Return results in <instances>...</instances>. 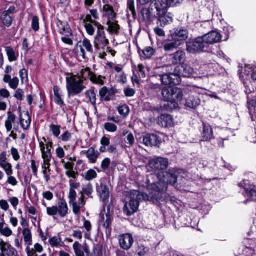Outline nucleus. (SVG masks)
Segmentation results:
<instances>
[{"mask_svg":"<svg viewBox=\"0 0 256 256\" xmlns=\"http://www.w3.org/2000/svg\"><path fill=\"white\" fill-rule=\"evenodd\" d=\"M103 10L108 16L110 20H113L115 18L116 14L114 12L112 6L108 4H106L103 7Z\"/></svg>","mask_w":256,"mask_h":256,"instance_id":"nucleus-38","label":"nucleus"},{"mask_svg":"<svg viewBox=\"0 0 256 256\" xmlns=\"http://www.w3.org/2000/svg\"><path fill=\"white\" fill-rule=\"evenodd\" d=\"M73 248L76 256H85L84 253L89 254L88 248L86 244L82 246L79 242H76L73 244Z\"/></svg>","mask_w":256,"mask_h":256,"instance_id":"nucleus-20","label":"nucleus"},{"mask_svg":"<svg viewBox=\"0 0 256 256\" xmlns=\"http://www.w3.org/2000/svg\"><path fill=\"white\" fill-rule=\"evenodd\" d=\"M78 52L80 56H82L83 58H86V52L84 50V48L90 52H92V46L90 42V41L88 39H84L82 41V46H80L78 47Z\"/></svg>","mask_w":256,"mask_h":256,"instance_id":"nucleus-19","label":"nucleus"},{"mask_svg":"<svg viewBox=\"0 0 256 256\" xmlns=\"http://www.w3.org/2000/svg\"><path fill=\"white\" fill-rule=\"evenodd\" d=\"M118 241L120 247L124 250H129L134 242L132 236L130 234H125L119 236Z\"/></svg>","mask_w":256,"mask_h":256,"instance_id":"nucleus-13","label":"nucleus"},{"mask_svg":"<svg viewBox=\"0 0 256 256\" xmlns=\"http://www.w3.org/2000/svg\"><path fill=\"white\" fill-rule=\"evenodd\" d=\"M150 249L148 247L142 244L138 246L136 252L139 256H144L148 253Z\"/></svg>","mask_w":256,"mask_h":256,"instance_id":"nucleus-46","label":"nucleus"},{"mask_svg":"<svg viewBox=\"0 0 256 256\" xmlns=\"http://www.w3.org/2000/svg\"><path fill=\"white\" fill-rule=\"evenodd\" d=\"M162 93L164 100L170 102L174 108L178 106L177 103L181 102L183 98L182 90L176 87H166L162 89Z\"/></svg>","mask_w":256,"mask_h":256,"instance_id":"nucleus-4","label":"nucleus"},{"mask_svg":"<svg viewBox=\"0 0 256 256\" xmlns=\"http://www.w3.org/2000/svg\"><path fill=\"white\" fill-rule=\"evenodd\" d=\"M77 194L75 190H70L68 198L70 199V204L72 205L73 211L75 214H78L80 209L85 205L84 200V196L82 195L78 202L76 201Z\"/></svg>","mask_w":256,"mask_h":256,"instance_id":"nucleus-8","label":"nucleus"},{"mask_svg":"<svg viewBox=\"0 0 256 256\" xmlns=\"http://www.w3.org/2000/svg\"><path fill=\"white\" fill-rule=\"evenodd\" d=\"M60 34L64 36H68V34H71L70 28L67 24L64 25L62 28H60Z\"/></svg>","mask_w":256,"mask_h":256,"instance_id":"nucleus-62","label":"nucleus"},{"mask_svg":"<svg viewBox=\"0 0 256 256\" xmlns=\"http://www.w3.org/2000/svg\"><path fill=\"white\" fill-rule=\"evenodd\" d=\"M115 93L116 92L114 88L108 89L106 87L104 86L100 91V96L102 100L109 101Z\"/></svg>","mask_w":256,"mask_h":256,"instance_id":"nucleus-24","label":"nucleus"},{"mask_svg":"<svg viewBox=\"0 0 256 256\" xmlns=\"http://www.w3.org/2000/svg\"><path fill=\"white\" fill-rule=\"evenodd\" d=\"M106 130L109 132H114L117 130V126L114 124L106 122L104 126Z\"/></svg>","mask_w":256,"mask_h":256,"instance_id":"nucleus-53","label":"nucleus"},{"mask_svg":"<svg viewBox=\"0 0 256 256\" xmlns=\"http://www.w3.org/2000/svg\"><path fill=\"white\" fill-rule=\"evenodd\" d=\"M163 174L164 178L162 180L164 182L172 185L176 182L178 177L172 170H170L168 172H164Z\"/></svg>","mask_w":256,"mask_h":256,"instance_id":"nucleus-23","label":"nucleus"},{"mask_svg":"<svg viewBox=\"0 0 256 256\" xmlns=\"http://www.w3.org/2000/svg\"><path fill=\"white\" fill-rule=\"evenodd\" d=\"M96 191L100 199L104 202L108 199L110 194L109 187L104 183L100 184L96 187Z\"/></svg>","mask_w":256,"mask_h":256,"instance_id":"nucleus-16","label":"nucleus"},{"mask_svg":"<svg viewBox=\"0 0 256 256\" xmlns=\"http://www.w3.org/2000/svg\"><path fill=\"white\" fill-rule=\"evenodd\" d=\"M0 19L5 26L9 27L12 25V20L10 14L3 12L1 16Z\"/></svg>","mask_w":256,"mask_h":256,"instance_id":"nucleus-43","label":"nucleus"},{"mask_svg":"<svg viewBox=\"0 0 256 256\" xmlns=\"http://www.w3.org/2000/svg\"><path fill=\"white\" fill-rule=\"evenodd\" d=\"M18 84L19 79L17 77L12 78L10 82L8 84L9 86L14 90H16L18 88Z\"/></svg>","mask_w":256,"mask_h":256,"instance_id":"nucleus-58","label":"nucleus"},{"mask_svg":"<svg viewBox=\"0 0 256 256\" xmlns=\"http://www.w3.org/2000/svg\"><path fill=\"white\" fill-rule=\"evenodd\" d=\"M130 200L126 202L124 212L128 216L135 213L139 206L140 202L142 200H158V197L155 196H150L147 194L138 190H133L130 192Z\"/></svg>","mask_w":256,"mask_h":256,"instance_id":"nucleus-1","label":"nucleus"},{"mask_svg":"<svg viewBox=\"0 0 256 256\" xmlns=\"http://www.w3.org/2000/svg\"><path fill=\"white\" fill-rule=\"evenodd\" d=\"M246 182V181L244 180L243 183H241L240 184L244 186L248 198L252 200H256V191L251 186L248 188Z\"/></svg>","mask_w":256,"mask_h":256,"instance_id":"nucleus-33","label":"nucleus"},{"mask_svg":"<svg viewBox=\"0 0 256 256\" xmlns=\"http://www.w3.org/2000/svg\"><path fill=\"white\" fill-rule=\"evenodd\" d=\"M32 29L36 32L39 30V19L37 16H34L32 20Z\"/></svg>","mask_w":256,"mask_h":256,"instance_id":"nucleus-55","label":"nucleus"},{"mask_svg":"<svg viewBox=\"0 0 256 256\" xmlns=\"http://www.w3.org/2000/svg\"><path fill=\"white\" fill-rule=\"evenodd\" d=\"M60 126L55 124H51L50 126V131L54 136L58 138L60 134Z\"/></svg>","mask_w":256,"mask_h":256,"instance_id":"nucleus-51","label":"nucleus"},{"mask_svg":"<svg viewBox=\"0 0 256 256\" xmlns=\"http://www.w3.org/2000/svg\"><path fill=\"white\" fill-rule=\"evenodd\" d=\"M201 37L207 46L208 44L219 42L222 38L220 34L216 31H212Z\"/></svg>","mask_w":256,"mask_h":256,"instance_id":"nucleus-15","label":"nucleus"},{"mask_svg":"<svg viewBox=\"0 0 256 256\" xmlns=\"http://www.w3.org/2000/svg\"><path fill=\"white\" fill-rule=\"evenodd\" d=\"M86 156L88 158L89 162L94 164L96 162L99 156L98 152H96L93 148H89L86 152Z\"/></svg>","mask_w":256,"mask_h":256,"instance_id":"nucleus-29","label":"nucleus"},{"mask_svg":"<svg viewBox=\"0 0 256 256\" xmlns=\"http://www.w3.org/2000/svg\"><path fill=\"white\" fill-rule=\"evenodd\" d=\"M119 114L124 116H126L129 113L130 110L128 106L124 104L120 106L118 109Z\"/></svg>","mask_w":256,"mask_h":256,"instance_id":"nucleus-52","label":"nucleus"},{"mask_svg":"<svg viewBox=\"0 0 256 256\" xmlns=\"http://www.w3.org/2000/svg\"><path fill=\"white\" fill-rule=\"evenodd\" d=\"M68 206L66 202L61 200L58 204V206L51 207H46V213L49 216H52L54 218L58 214L61 218H64L68 214Z\"/></svg>","mask_w":256,"mask_h":256,"instance_id":"nucleus-6","label":"nucleus"},{"mask_svg":"<svg viewBox=\"0 0 256 256\" xmlns=\"http://www.w3.org/2000/svg\"><path fill=\"white\" fill-rule=\"evenodd\" d=\"M96 34L94 38V46L96 50L104 48L109 44V40L106 38L104 26H98Z\"/></svg>","mask_w":256,"mask_h":256,"instance_id":"nucleus-7","label":"nucleus"},{"mask_svg":"<svg viewBox=\"0 0 256 256\" xmlns=\"http://www.w3.org/2000/svg\"><path fill=\"white\" fill-rule=\"evenodd\" d=\"M186 50L190 54H198L206 50L208 46L202 37H198L186 44Z\"/></svg>","mask_w":256,"mask_h":256,"instance_id":"nucleus-5","label":"nucleus"},{"mask_svg":"<svg viewBox=\"0 0 256 256\" xmlns=\"http://www.w3.org/2000/svg\"><path fill=\"white\" fill-rule=\"evenodd\" d=\"M157 17L158 18L160 25L162 26L172 22L173 20L171 14H168L167 12L162 16H157Z\"/></svg>","mask_w":256,"mask_h":256,"instance_id":"nucleus-34","label":"nucleus"},{"mask_svg":"<svg viewBox=\"0 0 256 256\" xmlns=\"http://www.w3.org/2000/svg\"><path fill=\"white\" fill-rule=\"evenodd\" d=\"M86 96L92 104H94L96 102V96L94 93V90H89L86 92Z\"/></svg>","mask_w":256,"mask_h":256,"instance_id":"nucleus-50","label":"nucleus"},{"mask_svg":"<svg viewBox=\"0 0 256 256\" xmlns=\"http://www.w3.org/2000/svg\"><path fill=\"white\" fill-rule=\"evenodd\" d=\"M200 102L198 98L190 96L186 99V105L190 108H195L200 105Z\"/></svg>","mask_w":256,"mask_h":256,"instance_id":"nucleus-35","label":"nucleus"},{"mask_svg":"<svg viewBox=\"0 0 256 256\" xmlns=\"http://www.w3.org/2000/svg\"><path fill=\"white\" fill-rule=\"evenodd\" d=\"M24 240L28 245H32V236L30 230L28 228H24L22 231Z\"/></svg>","mask_w":256,"mask_h":256,"instance_id":"nucleus-40","label":"nucleus"},{"mask_svg":"<svg viewBox=\"0 0 256 256\" xmlns=\"http://www.w3.org/2000/svg\"><path fill=\"white\" fill-rule=\"evenodd\" d=\"M146 58H150L154 54V50L151 47H147L142 50Z\"/></svg>","mask_w":256,"mask_h":256,"instance_id":"nucleus-49","label":"nucleus"},{"mask_svg":"<svg viewBox=\"0 0 256 256\" xmlns=\"http://www.w3.org/2000/svg\"><path fill=\"white\" fill-rule=\"evenodd\" d=\"M84 226L87 231V232L84 234V238L86 239H90V232L92 230V224L88 220H85L84 223Z\"/></svg>","mask_w":256,"mask_h":256,"instance_id":"nucleus-47","label":"nucleus"},{"mask_svg":"<svg viewBox=\"0 0 256 256\" xmlns=\"http://www.w3.org/2000/svg\"><path fill=\"white\" fill-rule=\"evenodd\" d=\"M90 80L96 84H103V80H102V76H97L96 74H94L90 77Z\"/></svg>","mask_w":256,"mask_h":256,"instance_id":"nucleus-60","label":"nucleus"},{"mask_svg":"<svg viewBox=\"0 0 256 256\" xmlns=\"http://www.w3.org/2000/svg\"><path fill=\"white\" fill-rule=\"evenodd\" d=\"M81 19L82 20L84 24V25L86 24H92L93 25L96 26L97 28L98 27V26H102L98 22L93 20L92 19L91 15L90 14H88L86 16H82L81 17Z\"/></svg>","mask_w":256,"mask_h":256,"instance_id":"nucleus-44","label":"nucleus"},{"mask_svg":"<svg viewBox=\"0 0 256 256\" xmlns=\"http://www.w3.org/2000/svg\"><path fill=\"white\" fill-rule=\"evenodd\" d=\"M0 166L4 169L8 176H11L12 174V165L10 164L8 162L4 164H2V165Z\"/></svg>","mask_w":256,"mask_h":256,"instance_id":"nucleus-54","label":"nucleus"},{"mask_svg":"<svg viewBox=\"0 0 256 256\" xmlns=\"http://www.w3.org/2000/svg\"><path fill=\"white\" fill-rule=\"evenodd\" d=\"M0 249L2 252H5L7 256H17L18 252L10 244L1 240Z\"/></svg>","mask_w":256,"mask_h":256,"instance_id":"nucleus-17","label":"nucleus"},{"mask_svg":"<svg viewBox=\"0 0 256 256\" xmlns=\"http://www.w3.org/2000/svg\"><path fill=\"white\" fill-rule=\"evenodd\" d=\"M141 14L144 20L146 22L151 21L152 18L157 17V14L153 7L151 6V4L149 7L142 8Z\"/></svg>","mask_w":256,"mask_h":256,"instance_id":"nucleus-21","label":"nucleus"},{"mask_svg":"<svg viewBox=\"0 0 256 256\" xmlns=\"http://www.w3.org/2000/svg\"><path fill=\"white\" fill-rule=\"evenodd\" d=\"M180 45V42L172 39L166 40L163 43V47L164 51L170 52L177 49Z\"/></svg>","mask_w":256,"mask_h":256,"instance_id":"nucleus-27","label":"nucleus"},{"mask_svg":"<svg viewBox=\"0 0 256 256\" xmlns=\"http://www.w3.org/2000/svg\"><path fill=\"white\" fill-rule=\"evenodd\" d=\"M112 218L109 212H102L100 224L106 228H108L112 222Z\"/></svg>","mask_w":256,"mask_h":256,"instance_id":"nucleus-26","label":"nucleus"},{"mask_svg":"<svg viewBox=\"0 0 256 256\" xmlns=\"http://www.w3.org/2000/svg\"><path fill=\"white\" fill-rule=\"evenodd\" d=\"M0 234L6 237H9L12 234V230L3 220L0 222Z\"/></svg>","mask_w":256,"mask_h":256,"instance_id":"nucleus-31","label":"nucleus"},{"mask_svg":"<svg viewBox=\"0 0 256 256\" xmlns=\"http://www.w3.org/2000/svg\"><path fill=\"white\" fill-rule=\"evenodd\" d=\"M92 24H86L84 25L86 31L90 36L94 34L95 30Z\"/></svg>","mask_w":256,"mask_h":256,"instance_id":"nucleus-57","label":"nucleus"},{"mask_svg":"<svg viewBox=\"0 0 256 256\" xmlns=\"http://www.w3.org/2000/svg\"><path fill=\"white\" fill-rule=\"evenodd\" d=\"M166 60L174 65L182 64L186 60V54L182 50H178L175 52L168 56Z\"/></svg>","mask_w":256,"mask_h":256,"instance_id":"nucleus-10","label":"nucleus"},{"mask_svg":"<svg viewBox=\"0 0 256 256\" xmlns=\"http://www.w3.org/2000/svg\"><path fill=\"white\" fill-rule=\"evenodd\" d=\"M214 138L212 130L208 124H204L202 138L204 141H208Z\"/></svg>","mask_w":256,"mask_h":256,"instance_id":"nucleus-25","label":"nucleus"},{"mask_svg":"<svg viewBox=\"0 0 256 256\" xmlns=\"http://www.w3.org/2000/svg\"><path fill=\"white\" fill-rule=\"evenodd\" d=\"M6 52L8 57V60L10 62L16 61L17 60L16 56L14 49L10 46L6 48Z\"/></svg>","mask_w":256,"mask_h":256,"instance_id":"nucleus-41","label":"nucleus"},{"mask_svg":"<svg viewBox=\"0 0 256 256\" xmlns=\"http://www.w3.org/2000/svg\"><path fill=\"white\" fill-rule=\"evenodd\" d=\"M128 8L131 12L133 16L136 15V12L135 10V7L134 5V0H128Z\"/></svg>","mask_w":256,"mask_h":256,"instance_id":"nucleus-56","label":"nucleus"},{"mask_svg":"<svg viewBox=\"0 0 256 256\" xmlns=\"http://www.w3.org/2000/svg\"><path fill=\"white\" fill-rule=\"evenodd\" d=\"M40 146L44 160L42 168H48L50 166V162L52 157L51 150H48V148L46 150L45 144L42 142L40 143Z\"/></svg>","mask_w":256,"mask_h":256,"instance_id":"nucleus-14","label":"nucleus"},{"mask_svg":"<svg viewBox=\"0 0 256 256\" xmlns=\"http://www.w3.org/2000/svg\"><path fill=\"white\" fill-rule=\"evenodd\" d=\"M20 120L21 126L24 130H26L29 128L31 119L28 112L24 114H21L20 116Z\"/></svg>","mask_w":256,"mask_h":256,"instance_id":"nucleus-28","label":"nucleus"},{"mask_svg":"<svg viewBox=\"0 0 256 256\" xmlns=\"http://www.w3.org/2000/svg\"><path fill=\"white\" fill-rule=\"evenodd\" d=\"M97 176L98 174L96 172L92 169H90L84 173V176L86 180L90 181L96 178L97 177Z\"/></svg>","mask_w":256,"mask_h":256,"instance_id":"nucleus-45","label":"nucleus"},{"mask_svg":"<svg viewBox=\"0 0 256 256\" xmlns=\"http://www.w3.org/2000/svg\"><path fill=\"white\" fill-rule=\"evenodd\" d=\"M189 32L185 28H177L170 32V37L178 42L186 40L188 37Z\"/></svg>","mask_w":256,"mask_h":256,"instance_id":"nucleus-12","label":"nucleus"},{"mask_svg":"<svg viewBox=\"0 0 256 256\" xmlns=\"http://www.w3.org/2000/svg\"><path fill=\"white\" fill-rule=\"evenodd\" d=\"M143 143L146 146H157L160 140L156 134H146L143 138Z\"/></svg>","mask_w":256,"mask_h":256,"instance_id":"nucleus-22","label":"nucleus"},{"mask_svg":"<svg viewBox=\"0 0 256 256\" xmlns=\"http://www.w3.org/2000/svg\"><path fill=\"white\" fill-rule=\"evenodd\" d=\"M83 232H82L80 230H74L72 233V236L78 240H82V238Z\"/></svg>","mask_w":256,"mask_h":256,"instance_id":"nucleus-61","label":"nucleus"},{"mask_svg":"<svg viewBox=\"0 0 256 256\" xmlns=\"http://www.w3.org/2000/svg\"><path fill=\"white\" fill-rule=\"evenodd\" d=\"M66 89L69 97L78 95L86 88V84L78 75L68 74L66 78Z\"/></svg>","mask_w":256,"mask_h":256,"instance_id":"nucleus-2","label":"nucleus"},{"mask_svg":"<svg viewBox=\"0 0 256 256\" xmlns=\"http://www.w3.org/2000/svg\"><path fill=\"white\" fill-rule=\"evenodd\" d=\"M16 120V116L10 112H8V118L5 122V126L8 132L12 130V123H14Z\"/></svg>","mask_w":256,"mask_h":256,"instance_id":"nucleus-30","label":"nucleus"},{"mask_svg":"<svg viewBox=\"0 0 256 256\" xmlns=\"http://www.w3.org/2000/svg\"><path fill=\"white\" fill-rule=\"evenodd\" d=\"M110 162V160L109 158H105L102 160L101 164V168L104 171L106 170L108 168Z\"/></svg>","mask_w":256,"mask_h":256,"instance_id":"nucleus-59","label":"nucleus"},{"mask_svg":"<svg viewBox=\"0 0 256 256\" xmlns=\"http://www.w3.org/2000/svg\"><path fill=\"white\" fill-rule=\"evenodd\" d=\"M182 70L180 74H178V76H182L184 77H190L194 73V70L188 64L182 65Z\"/></svg>","mask_w":256,"mask_h":256,"instance_id":"nucleus-36","label":"nucleus"},{"mask_svg":"<svg viewBox=\"0 0 256 256\" xmlns=\"http://www.w3.org/2000/svg\"><path fill=\"white\" fill-rule=\"evenodd\" d=\"M30 246L28 245L26 249L28 256H38L34 249L30 248Z\"/></svg>","mask_w":256,"mask_h":256,"instance_id":"nucleus-64","label":"nucleus"},{"mask_svg":"<svg viewBox=\"0 0 256 256\" xmlns=\"http://www.w3.org/2000/svg\"><path fill=\"white\" fill-rule=\"evenodd\" d=\"M94 74L90 71L89 68H86L82 69L80 72V74L78 76L82 79L83 82H84L87 78H89L90 80V77L94 76Z\"/></svg>","mask_w":256,"mask_h":256,"instance_id":"nucleus-42","label":"nucleus"},{"mask_svg":"<svg viewBox=\"0 0 256 256\" xmlns=\"http://www.w3.org/2000/svg\"><path fill=\"white\" fill-rule=\"evenodd\" d=\"M168 66L158 67L154 70V74L159 76L162 82L165 85H177L180 82V77L177 74L168 73Z\"/></svg>","mask_w":256,"mask_h":256,"instance_id":"nucleus-3","label":"nucleus"},{"mask_svg":"<svg viewBox=\"0 0 256 256\" xmlns=\"http://www.w3.org/2000/svg\"><path fill=\"white\" fill-rule=\"evenodd\" d=\"M93 192V187L90 184H88L86 185L84 188H83L82 191L81 192L82 195H84V194L86 195L90 198H92L91 195Z\"/></svg>","mask_w":256,"mask_h":256,"instance_id":"nucleus-48","label":"nucleus"},{"mask_svg":"<svg viewBox=\"0 0 256 256\" xmlns=\"http://www.w3.org/2000/svg\"><path fill=\"white\" fill-rule=\"evenodd\" d=\"M167 0H154L151 3L157 16H162L167 12L170 7Z\"/></svg>","mask_w":256,"mask_h":256,"instance_id":"nucleus-11","label":"nucleus"},{"mask_svg":"<svg viewBox=\"0 0 256 256\" xmlns=\"http://www.w3.org/2000/svg\"><path fill=\"white\" fill-rule=\"evenodd\" d=\"M244 74L246 76V79L254 81L256 80V67L247 66L244 70Z\"/></svg>","mask_w":256,"mask_h":256,"instance_id":"nucleus-32","label":"nucleus"},{"mask_svg":"<svg viewBox=\"0 0 256 256\" xmlns=\"http://www.w3.org/2000/svg\"><path fill=\"white\" fill-rule=\"evenodd\" d=\"M48 242L51 246L52 248H58L62 246L63 244L62 240L59 236H54L50 238Z\"/></svg>","mask_w":256,"mask_h":256,"instance_id":"nucleus-39","label":"nucleus"},{"mask_svg":"<svg viewBox=\"0 0 256 256\" xmlns=\"http://www.w3.org/2000/svg\"><path fill=\"white\" fill-rule=\"evenodd\" d=\"M158 124L162 127H172L174 126V120L170 115L162 114L158 117Z\"/></svg>","mask_w":256,"mask_h":256,"instance_id":"nucleus-18","label":"nucleus"},{"mask_svg":"<svg viewBox=\"0 0 256 256\" xmlns=\"http://www.w3.org/2000/svg\"><path fill=\"white\" fill-rule=\"evenodd\" d=\"M108 25V30L110 34H118V30H120V26L116 22H112L111 20H109L107 22Z\"/></svg>","mask_w":256,"mask_h":256,"instance_id":"nucleus-37","label":"nucleus"},{"mask_svg":"<svg viewBox=\"0 0 256 256\" xmlns=\"http://www.w3.org/2000/svg\"><path fill=\"white\" fill-rule=\"evenodd\" d=\"M20 76L22 82L28 80V72L25 68H23L20 72Z\"/></svg>","mask_w":256,"mask_h":256,"instance_id":"nucleus-63","label":"nucleus"},{"mask_svg":"<svg viewBox=\"0 0 256 256\" xmlns=\"http://www.w3.org/2000/svg\"><path fill=\"white\" fill-rule=\"evenodd\" d=\"M148 164L150 168L153 170H163L168 168V161L166 158L157 157L150 160L149 161Z\"/></svg>","mask_w":256,"mask_h":256,"instance_id":"nucleus-9","label":"nucleus"}]
</instances>
